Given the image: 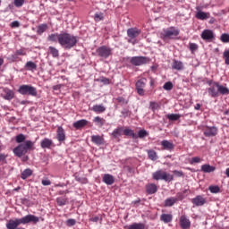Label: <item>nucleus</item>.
I'll use <instances>...</instances> for the list:
<instances>
[{"mask_svg":"<svg viewBox=\"0 0 229 229\" xmlns=\"http://www.w3.org/2000/svg\"><path fill=\"white\" fill-rule=\"evenodd\" d=\"M33 174V170L27 168L23 172H21V180H26L27 178H30Z\"/></svg>","mask_w":229,"mask_h":229,"instance_id":"c756f323","label":"nucleus"},{"mask_svg":"<svg viewBox=\"0 0 229 229\" xmlns=\"http://www.w3.org/2000/svg\"><path fill=\"white\" fill-rule=\"evenodd\" d=\"M66 225L67 226H74V225H76V220L70 218L66 221Z\"/></svg>","mask_w":229,"mask_h":229,"instance_id":"13d9d810","label":"nucleus"},{"mask_svg":"<svg viewBox=\"0 0 229 229\" xmlns=\"http://www.w3.org/2000/svg\"><path fill=\"white\" fill-rule=\"evenodd\" d=\"M203 134L205 137H216L217 135V129L216 126H206L203 129Z\"/></svg>","mask_w":229,"mask_h":229,"instance_id":"f8f14e48","label":"nucleus"},{"mask_svg":"<svg viewBox=\"0 0 229 229\" xmlns=\"http://www.w3.org/2000/svg\"><path fill=\"white\" fill-rule=\"evenodd\" d=\"M87 124H89V121L82 119L75 122L73 126L76 128V130H80V128H83L84 126H87Z\"/></svg>","mask_w":229,"mask_h":229,"instance_id":"a878e982","label":"nucleus"},{"mask_svg":"<svg viewBox=\"0 0 229 229\" xmlns=\"http://www.w3.org/2000/svg\"><path fill=\"white\" fill-rule=\"evenodd\" d=\"M161 146L164 149H166V151H171L172 149H174V144L167 140H162Z\"/></svg>","mask_w":229,"mask_h":229,"instance_id":"a211bd4d","label":"nucleus"},{"mask_svg":"<svg viewBox=\"0 0 229 229\" xmlns=\"http://www.w3.org/2000/svg\"><path fill=\"white\" fill-rule=\"evenodd\" d=\"M149 108L150 110L155 112L156 110H158V108H160V105H158V103L157 102H150Z\"/></svg>","mask_w":229,"mask_h":229,"instance_id":"49530a36","label":"nucleus"},{"mask_svg":"<svg viewBox=\"0 0 229 229\" xmlns=\"http://www.w3.org/2000/svg\"><path fill=\"white\" fill-rule=\"evenodd\" d=\"M56 201H57V205H59V207H64V205H67V199H65L64 197L57 198Z\"/></svg>","mask_w":229,"mask_h":229,"instance_id":"ea45409f","label":"nucleus"},{"mask_svg":"<svg viewBox=\"0 0 229 229\" xmlns=\"http://www.w3.org/2000/svg\"><path fill=\"white\" fill-rule=\"evenodd\" d=\"M57 140H59V142L65 140V131H64L62 127H58L57 129Z\"/></svg>","mask_w":229,"mask_h":229,"instance_id":"5701e85b","label":"nucleus"},{"mask_svg":"<svg viewBox=\"0 0 229 229\" xmlns=\"http://www.w3.org/2000/svg\"><path fill=\"white\" fill-rule=\"evenodd\" d=\"M147 154H148L149 160H152V162L158 160V155L157 154V151H155L153 149H148V150H147Z\"/></svg>","mask_w":229,"mask_h":229,"instance_id":"b1692460","label":"nucleus"},{"mask_svg":"<svg viewBox=\"0 0 229 229\" xmlns=\"http://www.w3.org/2000/svg\"><path fill=\"white\" fill-rule=\"evenodd\" d=\"M7 60H9L11 63L17 62V60H19V55H17V54L14 52V54L7 57Z\"/></svg>","mask_w":229,"mask_h":229,"instance_id":"de8ad7c7","label":"nucleus"},{"mask_svg":"<svg viewBox=\"0 0 229 229\" xmlns=\"http://www.w3.org/2000/svg\"><path fill=\"white\" fill-rule=\"evenodd\" d=\"M94 123H97V126H103L105 124V119L99 117V116H97L94 118Z\"/></svg>","mask_w":229,"mask_h":229,"instance_id":"a19ab883","label":"nucleus"},{"mask_svg":"<svg viewBox=\"0 0 229 229\" xmlns=\"http://www.w3.org/2000/svg\"><path fill=\"white\" fill-rule=\"evenodd\" d=\"M200 171H202V173H214V171H216V167L206 164L201 165Z\"/></svg>","mask_w":229,"mask_h":229,"instance_id":"4be33fe9","label":"nucleus"},{"mask_svg":"<svg viewBox=\"0 0 229 229\" xmlns=\"http://www.w3.org/2000/svg\"><path fill=\"white\" fill-rule=\"evenodd\" d=\"M145 87H146V79H140L136 82V90L139 96H144Z\"/></svg>","mask_w":229,"mask_h":229,"instance_id":"4468645a","label":"nucleus"},{"mask_svg":"<svg viewBox=\"0 0 229 229\" xmlns=\"http://www.w3.org/2000/svg\"><path fill=\"white\" fill-rule=\"evenodd\" d=\"M174 173V174H176V176H183V172H182V171L175 170Z\"/></svg>","mask_w":229,"mask_h":229,"instance_id":"0e129e2a","label":"nucleus"},{"mask_svg":"<svg viewBox=\"0 0 229 229\" xmlns=\"http://www.w3.org/2000/svg\"><path fill=\"white\" fill-rule=\"evenodd\" d=\"M175 199H177V201H182V199H183V193L178 192L176 194Z\"/></svg>","mask_w":229,"mask_h":229,"instance_id":"052dcab7","label":"nucleus"},{"mask_svg":"<svg viewBox=\"0 0 229 229\" xmlns=\"http://www.w3.org/2000/svg\"><path fill=\"white\" fill-rule=\"evenodd\" d=\"M201 108V105L200 104H196L195 105V110H199Z\"/></svg>","mask_w":229,"mask_h":229,"instance_id":"774afa93","label":"nucleus"},{"mask_svg":"<svg viewBox=\"0 0 229 229\" xmlns=\"http://www.w3.org/2000/svg\"><path fill=\"white\" fill-rule=\"evenodd\" d=\"M96 22H99L105 19L103 13H97L94 16Z\"/></svg>","mask_w":229,"mask_h":229,"instance_id":"79ce46f5","label":"nucleus"},{"mask_svg":"<svg viewBox=\"0 0 229 229\" xmlns=\"http://www.w3.org/2000/svg\"><path fill=\"white\" fill-rule=\"evenodd\" d=\"M176 201H178V199L174 197L168 198L165 200V207H173Z\"/></svg>","mask_w":229,"mask_h":229,"instance_id":"2f4dec72","label":"nucleus"},{"mask_svg":"<svg viewBox=\"0 0 229 229\" xmlns=\"http://www.w3.org/2000/svg\"><path fill=\"white\" fill-rule=\"evenodd\" d=\"M128 229H144V225L135 223L129 225Z\"/></svg>","mask_w":229,"mask_h":229,"instance_id":"a18cd8bd","label":"nucleus"},{"mask_svg":"<svg viewBox=\"0 0 229 229\" xmlns=\"http://www.w3.org/2000/svg\"><path fill=\"white\" fill-rule=\"evenodd\" d=\"M180 117H182V114H167V119H169V121H178V119H180Z\"/></svg>","mask_w":229,"mask_h":229,"instance_id":"4c0bfd02","label":"nucleus"},{"mask_svg":"<svg viewBox=\"0 0 229 229\" xmlns=\"http://www.w3.org/2000/svg\"><path fill=\"white\" fill-rule=\"evenodd\" d=\"M163 89L165 90H173V82L171 81L165 82L163 86Z\"/></svg>","mask_w":229,"mask_h":229,"instance_id":"3c124183","label":"nucleus"},{"mask_svg":"<svg viewBox=\"0 0 229 229\" xmlns=\"http://www.w3.org/2000/svg\"><path fill=\"white\" fill-rule=\"evenodd\" d=\"M40 221V218L35 215H26L25 216L21 218H14V219H10L7 221L5 224V226L7 229H16L21 225H28L30 223H32L33 225H37Z\"/></svg>","mask_w":229,"mask_h":229,"instance_id":"f257e3e1","label":"nucleus"},{"mask_svg":"<svg viewBox=\"0 0 229 229\" xmlns=\"http://www.w3.org/2000/svg\"><path fill=\"white\" fill-rule=\"evenodd\" d=\"M21 26V22L19 21H14L11 22V28H19Z\"/></svg>","mask_w":229,"mask_h":229,"instance_id":"bf43d9fd","label":"nucleus"},{"mask_svg":"<svg viewBox=\"0 0 229 229\" xmlns=\"http://www.w3.org/2000/svg\"><path fill=\"white\" fill-rule=\"evenodd\" d=\"M149 135V133L148 132V131L146 130H140L138 132V136L139 139H144V137H148Z\"/></svg>","mask_w":229,"mask_h":229,"instance_id":"37998d69","label":"nucleus"},{"mask_svg":"<svg viewBox=\"0 0 229 229\" xmlns=\"http://www.w3.org/2000/svg\"><path fill=\"white\" fill-rule=\"evenodd\" d=\"M146 191L148 194H155L158 191V188L155 183H148L146 185Z\"/></svg>","mask_w":229,"mask_h":229,"instance_id":"412c9836","label":"nucleus"},{"mask_svg":"<svg viewBox=\"0 0 229 229\" xmlns=\"http://www.w3.org/2000/svg\"><path fill=\"white\" fill-rule=\"evenodd\" d=\"M24 67L27 71H37V64L33 61H28Z\"/></svg>","mask_w":229,"mask_h":229,"instance_id":"c85d7f7f","label":"nucleus"},{"mask_svg":"<svg viewBox=\"0 0 229 229\" xmlns=\"http://www.w3.org/2000/svg\"><path fill=\"white\" fill-rule=\"evenodd\" d=\"M189 49H190L191 53H196V50L198 49V44L190 43Z\"/></svg>","mask_w":229,"mask_h":229,"instance_id":"603ef678","label":"nucleus"},{"mask_svg":"<svg viewBox=\"0 0 229 229\" xmlns=\"http://www.w3.org/2000/svg\"><path fill=\"white\" fill-rule=\"evenodd\" d=\"M121 131H123V128L114 129L112 132L113 137H119V135H121Z\"/></svg>","mask_w":229,"mask_h":229,"instance_id":"864d4df0","label":"nucleus"},{"mask_svg":"<svg viewBox=\"0 0 229 229\" xmlns=\"http://www.w3.org/2000/svg\"><path fill=\"white\" fill-rule=\"evenodd\" d=\"M61 89H62V85L60 84L53 86V90H60Z\"/></svg>","mask_w":229,"mask_h":229,"instance_id":"69168bd1","label":"nucleus"},{"mask_svg":"<svg viewBox=\"0 0 229 229\" xmlns=\"http://www.w3.org/2000/svg\"><path fill=\"white\" fill-rule=\"evenodd\" d=\"M180 226L182 229H189L191 228V220L187 216V215H182L179 219Z\"/></svg>","mask_w":229,"mask_h":229,"instance_id":"ddd939ff","label":"nucleus"},{"mask_svg":"<svg viewBox=\"0 0 229 229\" xmlns=\"http://www.w3.org/2000/svg\"><path fill=\"white\" fill-rule=\"evenodd\" d=\"M153 180H164V182H173V175L164 172L162 170H157L152 174Z\"/></svg>","mask_w":229,"mask_h":229,"instance_id":"0eeeda50","label":"nucleus"},{"mask_svg":"<svg viewBox=\"0 0 229 229\" xmlns=\"http://www.w3.org/2000/svg\"><path fill=\"white\" fill-rule=\"evenodd\" d=\"M76 182H79L80 183H89V180L85 177H81L80 175L75 176Z\"/></svg>","mask_w":229,"mask_h":229,"instance_id":"09e8293b","label":"nucleus"},{"mask_svg":"<svg viewBox=\"0 0 229 229\" xmlns=\"http://www.w3.org/2000/svg\"><path fill=\"white\" fill-rule=\"evenodd\" d=\"M200 37H201L202 40H206L208 42H212V40H214V38H215L214 31H212L210 30H204L201 32Z\"/></svg>","mask_w":229,"mask_h":229,"instance_id":"9b49d317","label":"nucleus"},{"mask_svg":"<svg viewBox=\"0 0 229 229\" xmlns=\"http://www.w3.org/2000/svg\"><path fill=\"white\" fill-rule=\"evenodd\" d=\"M223 58L225 65H229V50H225L223 53Z\"/></svg>","mask_w":229,"mask_h":229,"instance_id":"c03bdc74","label":"nucleus"},{"mask_svg":"<svg viewBox=\"0 0 229 229\" xmlns=\"http://www.w3.org/2000/svg\"><path fill=\"white\" fill-rule=\"evenodd\" d=\"M18 56H26V51L24 49H19L15 51Z\"/></svg>","mask_w":229,"mask_h":229,"instance_id":"4d7b16f0","label":"nucleus"},{"mask_svg":"<svg viewBox=\"0 0 229 229\" xmlns=\"http://www.w3.org/2000/svg\"><path fill=\"white\" fill-rule=\"evenodd\" d=\"M91 142L97 144V146H101L103 144V137L99 135L91 136Z\"/></svg>","mask_w":229,"mask_h":229,"instance_id":"bb28decb","label":"nucleus"},{"mask_svg":"<svg viewBox=\"0 0 229 229\" xmlns=\"http://www.w3.org/2000/svg\"><path fill=\"white\" fill-rule=\"evenodd\" d=\"M208 191L211 192V194H217L220 192L221 188H219V186L211 185L208 187Z\"/></svg>","mask_w":229,"mask_h":229,"instance_id":"58836bf2","label":"nucleus"},{"mask_svg":"<svg viewBox=\"0 0 229 229\" xmlns=\"http://www.w3.org/2000/svg\"><path fill=\"white\" fill-rule=\"evenodd\" d=\"M172 67L175 69V71H182V69H183V63H182V61L174 60Z\"/></svg>","mask_w":229,"mask_h":229,"instance_id":"473e14b6","label":"nucleus"},{"mask_svg":"<svg viewBox=\"0 0 229 229\" xmlns=\"http://www.w3.org/2000/svg\"><path fill=\"white\" fill-rule=\"evenodd\" d=\"M140 35V30L137 28H131L127 30L128 42L131 44H137V37Z\"/></svg>","mask_w":229,"mask_h":229,"instance_id":"6e6552de","label":"nucleus"},{"mask_svg":"<svg viewBox=\"0 0 229 229\" xmlns=\"http://www.w3.org/2000/svg\"><path fill=\"white\" fill-rule=\"evenodd\" d=\"M180 35V30L176 27H169L163 30L161 34V38L165 42H169V40H173V38H176Z\"/></svg>","mask_w":229,"mask_h":229,"instance_id":"39448f33","label":"nucleus"},{"mask_svg":"<svg viewBox=\"0 0 229 229\" xmlns=\"http://www.w3.org/2000/svg\"><path fill=\"white\" fill-rule=\"evenodd\" d=\"M221 42H224L225 44H227L229 42V34L224 33L220 37Z\"/></svg>","mask_w":229,"mask_h":229,"instance_id":"8fccbe9b","label":"nucleus"},{"mask_svg":"<svg viewBox=\"0 0 229 229\" xmlns=\"http://www.w3.org/2000/svg\"><path fill=\"white\" fill-rule=\"evenodd\" d=\"M19 94H21V96H37V88L31 86V85H21L20 86L18 89Z\"/></svg>","mask_w":229,"mask_h":229,"instance_id":"423d86ee","label":"nucleus"},{"mask_svg":"<svg viewBox=\"0 0 229 229\" xmlns=\"http://www.w3.org/2000/svg\"><path fill=\"white\" fill-rule=\"evenodd\" d=\"M6 157H8L5 154H0V162H4L6 160Z\"/></svg>","mask_w":229,"mask_h":229,"instance_id":"e2e57ef3","label":"nucleus"},{"mask_svg":"<svg viewBox=\"0 0 229 229\" xmlns=\"http://www.w3.org/2000/svg\"><path fill=\"white\" fill-rule=\"evenodd\" d=\"M196 18L199 19V21H207V19H210V13L199 11L196 13Z\"/></svg>","mask_w":229,"mask_h":229,"instance_id":"6ab92c4d","label":"nucleus"},{"mask_svg":"<svg viewBox=\"0 0 229 229\" xmlns=\"http://www.w3.org/2000/svg\"><path fill=\"white\" fill-rule=\"evenodd\" d=\"M59 44L64 49H72L78 44V37L67 32L60 33Z\"/></svg>","mask_w":229,"mask_h":229,"instance_id":"7ed1b4c3","label":"nucleus"},{"mask_svg":"<svg viewBox=\"0 0 229 229\" xmlns=\"http://www.w3.org/2000/svg\"><path fill=\"white\" fill-rule=\"evenodd\" d=\"M17 144H24L26 142V135L20 133L15 137Z\"/></svg>","mask_w":229,"mask_h":229,"instance_id":"72a5a7b5","label":"nucleus"},{"mask_svg":"<svg viewBox=\"0 0 229 229\" xmlns=\"http://www.w3.org/2000/svg\"><path fill=\"white\" fill-rule=\"evenodd\" d=\"M102 182L106 183V185H114L115 179L114 178V175L106 174L103 175Z\"/></svg>","mask_w":229,"mask_h":229,"instance_id":"f3484780","label":"nucleus"},{"mask_svg":"<svg viewBox=\"0 0 229 229\" xmlns=\"http://www.w3.org/2000/svg\"><path fill=\"white\" fill-rule=\"evenodd\" d=\"M42 185L47 186V185H51V181L49 180H43L41 182Z\"/></svg>","mask_w":229,"mask_h":229,"instance_id":"680f3d73","label":"nucleus"},{"mask_svg":"<svg viewBox=\"0 0 229 229\" xmlns=\"http://www.w3.org/2000/svg\"><path fill=\"white\" fill-rule=\"evenodd\" d=\"M49 51H50V54L52 55V56L54 58H58L60 53L58 52V49H56L55 47H48Z\"/></svg>","mask_w":229,"mask_h":229,"instance_id":"e433bc0d","label":"nucleus"},{"mask_svg":"<svg viewBox=\"0 0 229 229\" xmlns=\"http://www.w3.org/2000/svg\"><path fill=\"white\" fill-rule=\"evenodd\" d=\"M90 221H92L93 223H98V221H99V216L91 217Z\"/></svg>","mask_w":229,"mask_h":229,"instance_id":"338daca9","label":"nucleus"},{"mask_svg":"<svg viewBox=\"0 0 229 229\" xmlns=\"http://www.w3.org/2000/svg\"><path fill=\"white\" fill-rule=\"evenodd\" d=\"M160 221L167 225V223H171L173 221V216L171 214H162L160 216Z\"/></svg>","mask_w":229,"mask_h":229,"instance_id":"393cba45","label":"nucleus"},{"mask_svg":"<svg viewBox=\"0 0 229 229\" xmlns=\"http://www.w3.org/2000/svg\"><path fill=\"white\" fill-rule=\"evenodd\" d=\"M201 162V157H194L191 159L190 164H199Z\"/></svg>","mask_w":229,"mask_h":229,"instance_id":"6e6d98bb","label":"nucleus"},{"mask_svg":"<svg viewBox=\"0 0 229 229\" xmlns=\"http://www.w3.org/2000/svg\"><path fill=\"white\" fill-rule=\"evenodd\" d=\"M191 203L195 205V207H203L207 203V199L203 198L201 195H198L191 199Z\"/></svg>","mask_w":229,"mask_h":229,"instance_id":"dca6fc26","label":"nucleus"},{"mask_svg":"<svg viewBox=\"0 0 229 229\" xmlns=\"http://www.w3.org/2000/svg\"><path fill=\"white\" fill-rule=\"evenodd\" d=\"M25 0H14V6L21 8L24 4Z\"/></svg>","mask_w":229,"mask_h":229,"instance_id":"5fc2aeb1","label":"nucleus"},{"mask_svg":"<svg viewBox=\"0 0 229 229\" xmlns=\"http://www.w3.org/2000/svg\"><path fill=\"white\" fill-rule=\"evenodd\" d=\"M33 146H35V142L31 140H26L23 143H21L17 147H15L13 149V153L18 158H21V157H24V155L33 149Z\"/></svg>","mask_w":229,"mask_h":229,"instance_id":"20e7f679","label":"nucleus"},{"mask_svg":"<svg viewBox=\"0 0 229 229\" xmlns=\"http://www.w3.org/2000/svg\"><path fill=\"white\" fill-rule=\"evenodd\" d=\"M47 24H46V23L40 24L38 27L37 33H38V35H42V33H45V31H47Z\"/></svg>","mask_w":229,"mask_h":229,"instance_id":"f704fd0d","label":"nucleus"},{"mask_svg":"<svg viewBox=\"0 0 229 229\" xmlns=\"http://www.w3.org/2000/svg\"><path fill=\"white\" fill-rule=\"evenodd\" d=\"M97 54L100 56V58H108L112 55V48L102 46L97 49Z\"/></svg>","mask_w":229,"mask_h":229,"instance_id":"1a4fd4ad","label":"nucleus"},{"mask_svg":"<svg viewBox=\"0 0 229 229\" xmlns=\"http://www.w3.org/2000/svg\"><path fill=\"white\" fill-rule=\"evenodd\" d=\"M123 135H126L127 137H132V139H137V134H135L131 129H125L123 131Z\"/></svg>","mask_w":229,"mask_h":229,"instance_id":"c9c22d12","label":"nucleus"},{"mask_svg":"<svg viewBox=\"0 0 229 229\" xmlns=\"http://www.w3.org/2000/svg\"><path fill=\"white\" fill-rule=\"evenodd\" d=\"M208 94L210 98H219V96H228L229 89L226 87V84L221 85V83L217 81H208Z\"/></svg>","mask_w":229,"mask_h":229,"instance_id":"f03ea898","label":"nucleus"},{"mask_svg":"<svg viewBox=\"0 0 229 229\" xmlns=\"http://www.w3.org/2000/svg\"><path fill=\"white\" fill-rule=\"evenodd\" d=\"M40 146L43 149H49L51 148V146H53V140H49L47 138H45L41 143Z\"/></svg>","mask_w":229,"mask_h":229,"instance_id":"aec40b11","label":"nucleus"},{"mask_svg":"<svg viewBox=\"0 0 229 229\" xmlns=\"http://www.w3.org/2000/svg\"><path fill=\"white\" fill-rule=\"evenodd\" d=\"M47 40L49 42H58L60 44V34L59 33H53V34H50L48 37H47Z\"/></svg>","mask_w":229,"mask_h":229,"instance_id":"cd10ccee","label":"nucleus"},{"mask_svg":"<svg viewBox=\"0 0 229 229\" xmlns=\"http://www.w3.org/2000/svg\"><path fill=\"white\" fill-rule=\"evenodd\" d=\"M92 110L93 112H96V114H103L106 108L104 107L103 105H95L93 106Z\"/></svg>","mask_w":229,"mask_h":229,"instance_id":"7c9ffc66","label":"nucleus"},{"mask_svg":"<svg viewBox=\"0 0 229 229\" xmlns=\"http://www.w3.org/2000/svg\"><path fill=\"white\" fill-rule=\"evenodd\" d=\"M131 64L135 66L144 65L147 62H149L148 57L144 56H133L130 60Z\"/></svg>","mask_w":229,"mask_h":229,"instance_id":"9d476101","label":"nucleus"},{"mask_svg":"<svg viewBox=\"0 0 229 229\" xmlns=\"http://www.w3.org/2000/svg\"><path fill=\"white\" fill-rule=\"evenodd\" d=\"M2 97L6 101H12V99H13V98H15V93L13 92V90H12L8 88H4Z\"/></svg>","mask_w":229,"mask_h":229,"instance_id":"2eb2a0df","label":"nucleus"}]
</instances>
